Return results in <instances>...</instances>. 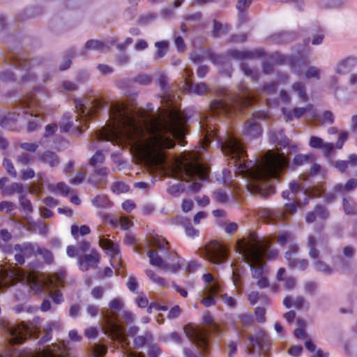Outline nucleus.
Here are the masks:
<instances>
[{"instance_id": "obj_1", "label": "nucleus", "mask_w": 357, "mask_h": 357, "mask_svg": "<svg viewBox=\"0 0 357 357\" xmlns=\"http://www.w3.org/2000/svg\"><path fill=\"white\" fill-rule=\"evenodd\" d=\"M109 114V119L96 132V138L117 145L128 142L150 165L165 164L166 151L174 146V139L183 145L187 119L175 109L168 108L153 117L143 109L116 102Z\"/></svg>"}, {"instance_id": "obj_2", "label": "nucleus", "mask_w": 357, "mask_h": 357, "mask_svg": "<svg viewBox=\"0 0 357 357\" xmlns=\"http://www.w3.org/2000/svg\"><path fill=\"white\" fill-rule=\"evenodd\" d=\"M199 124L203 137L202 146L199 147V150L195 151L189 159L180 162L177 166L179 178L192 181L189 186L191 190L199 191L202 187L199 181L208 178V168L199 161L202 160L200 153L210 144L211 138H214L220 144L222 153L233 160L238 173L248 180L247 187L251 193L266 197L274 192L273 179L278 178L289 165V160L283 153L269 150L254 162L246 160L244 147L233 134L227 133L225 138L218 135L213 117L207 116Z\"/></svg>"}, {"instance_id": "obj_3", "label": "nucleus", "mask_w": 357, "mask_h": 357, "mask_svg": "<svg viewBox=\"0 0 357 357\" xmlns=\"http://www.w3.org/2000/svg\"><path fill=\"white\" fill-rule=\"evenodd\" d=\"M236 250L250 267L252 277L258 279V287L259 288L267 287L268 282L264 276V259L275 258L278 254V251L273 248L268 241L254 236L238 241L236 243Z\"/></svg>"}, {"instance_id": "obj_4", "label": "nucleus", "mask_w": 357, "mask_h": 357, "mask_svg": "<svg viewBox=\"0 0 357 357\" xmlns=\"http://www.w3.org/2000/svg\"><path fill=\"white\" fill-rule=\"evenodd\" d=\"M66 275V272L63 271L54 273L48 277L47 281L43 284L34 275L25 273L20 268L15 267L8 269L1 268L0 271V289L20 282L29 284L32 290L40 292L45 285L53 301L56 304H60L63 302V296L59 288L63 287Z\"/></svg>"}, {"instance_id": "obj_5", "label": "nucleus", "mask_w": 357, "mask_h": 357, "mask_svg": "<svg viewBox=\"0 0 357 357\" xmlns=\"http://www.w3.org/2000/svg\"><path fill=\"white\" fill-rule=\"evenodd\" d=\"M255 96L248 89L238 96L226 97L224 100H215L211 104V113L213 115L231 116L233 112L250 105Z\"/></svg>"}, {"instance_id": "obj_6", "label": "nucleus", "mask_w": 357, "mask_h": 357, "mask_svg": "<svg viewBox=\"0 0 357 357\" xmlns=\"http://www.w3.org/2000/svg\"><path fill=\"white\" fill-rule=\"evenodd\" d=\"M203 322L208 328V330L199 327L187 325L184 327V332L188 338L198 348L206 351L209 349L208 333L219 334L221 332L220 326L213 320L212 316L206 312L203 315Z\"/></svg>"}, {"instance_id": "obj_7", "label": "nucleus", "mask_w": 357, "mask_h": 357, "mask_svg": "<svg viewBox=\"0 0 357 357\" xmlns=\"http://www.w3.org/2000/svg\"><path fill=\"white\" fill-rule=\"evenodd\" d=\"M6 339L12 344H21L27 337L37 335L40 332L41 320L36 317L28 324H2Z\"/></svg>"}, {"instance_id": "obj_8", "label": "nucleus", "mask_w": 357, "mask_h": 357, "mask_svg": "<svg viewBox=\"0 0 357 357\" xmlns=\"http://www.w3.org/2000/svg\"><path fill=\"white\" fill-rule=\"evenodd\" d=\"M109 307L112 314L107 312L103 315L106 325L105 333L112 336V339L121 340L124 337V331L117 321L115 312L123 310V301L119 298H113L109 303Z\"/></svg>"}, {"instance_id": "obj_9", "label": "nucleus", "mask_w": 357, "mask_h": 357, "mask_svg": "<svg viewBox=\"0 0 357 357\" xmlns=\"http://www.w3.org/2000/svg\"><path fill=\"white\" fill-rule=\"evenodd\" d=\"M147 256L150 264L165 272L176 273L183 266V260L181 259L174 251L168 252L163 259L155 250H149Z\"/></svg>"}, {"instance_id": "obj_10", "label": "nucleus", "mask_w": 357, "mask_h": 357, "mask_svg": "<svg viewBox=\"0 0 357 357\" xmlns=\"http://www.w3.org/2000/svg\"><path fill=\"white\" fill-rule=\"evenodd\" d=\"M103 102L100 99L79 100L75 103L77 112L76 121L86 123L102 108Z\"/></svg>"}, {"instance_id": "obj_11", "label": "nucleus", "mask_w": 357, "mask_h": 357, "mask_svg": "<svg viewBox=\"0 0 357 357\" xmlns=\"http://www.w3.org/2000/svg\"><path fill=\"white\" fill-rule=\"evenodd\" d=\"M20 109L23 110V113H30L31 116L35 115L36 119L29 121L27 129L30 132L36 130L40 121L38 119V114H33V112L36 109L41 107V103L38 100V95L33 93L24 97L20 100Z\"/></svg>"}, {"instance_id": "obj_12", "label": "nucleus", "mask_w": 357, "mask_h": 357, "mask_svg": "<svg viewBox=\"0 0 357 357\" xmlns=\"http://www.w3.org/2000/svg\"><path fill=\"white\" fill-rule=\"evenodd\" d=\"M347 137L348 133L347 132H342L335 146L333 143L324 142V140L319 137L312 136L310 139L309 146L313 149H321L323 154L328 157L334 151L335 148L339 149H342Z\"/></svg>"}, {"instance_id": "obj_13", "label": "nucleus", "mask_w": 357, "mask_h": 357, "mask_svg": "<svg viewBox=\"0 0 357 357\" xmlns=\"http://www.w3.org/2000/svg\"><path fill=\"white\" fill-rule=\"evenodd\" d=\"M204 256L211 263L220 264L226 261L227 249L218 241H213L204 248Z\"/></svg>"}, {"instance_id": "obj_14", "label": "nucleus", "mask_w": 357, "mask_h": 357, "mask_svg": "<svg viewBox=\"0 0 357 357\" xmlns=\"http://www.w3.org/2000/svg\"><path fill=\"white\" fill-rule=\"evenodd\" d=\"M38 247L37 243L24 242L22 243L15 244L14 250L16 252L15 259L19 264L24 263L25 257H31L36 256V250Z\"/></svg>"}, {"instance_id": "obj_15", "label": "nucleus", "mask_w": 357, "mask_h": 357, "mask_svg": "<svg viewBox=\"0 0 357 357\" xmlns=\"http://www.w3.org/2000/svg\"><path fill=\"white\" fill-rule=\"evenodd\" d=\"M67 349L63 344H53L37 353H29L26 357H66Z\"/></svg>"}, {"instance_id": "obj_16", "label": "nucleus", "mask_w": 357, "mask_h": 357, "mask_svg": "<svg viewBox=\"0 0 357 357\" xmlns=\"http://www.w3.org/2000/svg\"><path fill=\"white\" fill-rule=\"evenodd\" d=\"M298 251V247L296 245H291L289 250L285 253V259L290 268L304 271L308 266V261L305 259L297 258L296 253Z\"/></svg>"}, {"instance_id": "obj_17", "label": "nucleus", "mask_w": 357, "mask_h": 357, "mask_svg": "<svg viewBox=\"0 0 357 357\" xmlns=\"http://www.w3.org/2000/svg\"><path fill=\"white\" fill-rule=\"evenodd\" d=\"M134 344L137 348L147 347L149 353L153 356H156L160 353V348L153 343V337L151 333L146 332L142 335H138L134 339Z\"/></svg>"}, {"instance_id": "obj_18", "label": "nucleus", "mask_w": 357, "mask_h": 357, "mask_svg": "<svg viewBox=\"0 0 357 357\" xmlns=\"http://www.w3.org/2000/svg\"><path fill=\"white\" fill-rule=\"evenodd\" d=\"M266 116L264 113L257 112L253 114V116L249 119L243 130V134L250 137H256L260 135L261 128L257 121V119H265Z\"/></svg>"}, {"instance_id": "obj_19", "label": "nucleus", "mask_w": 357, "mask_h": 357, "mask_svg": "<svg viewBox=\"0 0 357 357\" xmlns=\"http://www.w3.org/2000/svg\"><path fill=\"white\" fill-rule=\"evenodd\" d=\"M257 214L261 220L268 224H277L285 218L284 213L278 209L262 208Z\"/></svg>"}, {"instance_id": "obj_20", "label": "nucleus", "mask_w": 357, "mask_h": 357, "mask_svg": "<svg viewBox=\"0 0 357 357\" xmlns=\"http://www.w3.org/2000/svg\"><path fill=\"white\" fill-rule=\"evenodd\" d=\"M100 261V255L95 250H91L88 255H84L79 258L78 264L80 270L86 271L90 268L95 267Z\"/></svg>"}, {"instance_id": "obj_21", "label": "nucleus", "mask_w": 357, "mask_h": 357, "mask_svg": "<svg viewBox=\"0 0 357 357\" xmlns=\"http://www.w3.org/2000/svg\"><path fill=\"white\" fill-rule=\"evenodd\" d=\"M220 291V290L211 289V287H204L199 295L201 303L206 307L215 305L217 294Z\"/></svg>"}, {"instance_id": "obj_22", "label": "nucleus", "mask_w": 357, "mask_h": 357, "mask_svg": "<svg viewBox=\"0 0 357 357\" xmlns=\"http://www.w3.org/2000/svg\"><path fill=\"white\" fill-rule=\"evenodd\" d=\"M312 105L307 104L305 107H295L291 111L283 108L282 113L284 115L287 120H291L294 118H301L305 114L311 112L312 111Z\"/></svg>"}, {"instance_id": "obj_23", "label": "nucleus", "mask_w": 357, "mask_h": 357, "mask_svg": "<svg viewBox=\"0 0 357 357\" xmlns=\"http://www.w3.org/2000/svg\"><path fill=\"white\" fill-rule=\"evenodd\" d=\"M100 246L114 260L119 259V250L116 244L106 238H100Z\"/></svg>"}, {"instance_id": "obj_24", "label": "nucleus", "mask_w": 357, "mask_h": 357, "mask_svg": "<svg viewBox=\"0 0 357 357\" xmlns=\"http://www.w3.org/2000/svg\"><path fill=\"white\" fill-rule=\"evenodd\" d=\"M148 242L150 245L157 248L160 251H165L169 248V243L162 236L158 234L151 235L149 238Z\"/></svg>"}, {"instance_id": "obj_25", "label": "nucleus", "mask_w": 357, "mask_h": 357, "mask_svg": "<svg viewBox=\"0 0 357 357\" xmlns=\"http://www.w3.org/2000/svg\"><path fill=\"white\" fill-rule=\"evenodd\" d=\"M355 65L356 59L353 57H348L337 65L335 71L340 75H344L348 73Z\"/></svg>"}, {"instance_id": "obj_26", "label": "nucleus", "mask_w": 357, "mask_h": 357, "mask_svg": "<svg viewBox=\"0 0 357 357\" xmlns=\"http://www.w3.org/2000/svg\"><path fill=\"white\" fill-rule=\"evenodd\" d=\"M41 162L48 164L50 167H54L59 163L58 156L52 151H47L38 155Z\"/></svg>"}, {"instance_id": "obj_27", "label": "nucleus", "mask_w": 357, "mask_h": 357, "mask_svg": "<svg viewBox=\"0 0 357 357\" xmlns=\"http://www.w3.org/2000/svg\"><path fill=\"white\" fill-rule=\"evenodd\" d=\"M317 217L322 220L328 217V213L324 207L318 206L314 208L313 212L307 213L306 221L308 223H311L315 220Z\"/></svg>"}, {"instance_id": "obj_28", "label": "nucleus", "mask_w": 357, "mask_h": 357, "mask_svg": "<svg viewBox=\"0 0 357 357\" xmlns=\"http://www.w3.org/2000/svg\"><path fill=\"white\" fill-rule=\"evenodd\" d=\"M185 89L190 90L197 95H203L208 90V87L204 83H199L193 86L192 82L187 78H185Z\"/></svg>"}, {"instance_id": "obj_29", "label": "nucleus", "mask_w": 357, "mask_h": 357, "mask_svg": "<svg viewBox=\"0 0 357 357\" xmlns=\"http://www.w3.org/2000/svg\"><path fill=\"white\" fill-rule=\"evenodd\" d=\"M267 335L266 333L261 329H259L256 331V333L254 336L250 335L248 337V340L252 346L258 345L259 347L266 340Z\"/></svg>"}, {"instance_id": "obj_30", "label": "nucleus", "mask_w": 357, "mask_h": 357, "mask_svg": "<svg viewBox=\"0 0 357 357\" xmlns=\"http://www.w3.org/2000/svg\"><path fill=\"white\" fill-rule=\"evenodd\" d=\"M203 280L205 282L204 287H211L213 290H221L222 285L220 282L214 279L211 273H206L203 275Z\"/></svg>"}, {"instance_id": "obj_31", "label": "nucleus", "mask_w": 357, "mask_h": 357, "mask_svg": "<svg viewBox=\"0 0 357 357\" xmlns=\"http://www.w3.org/2000/svg\"><path fill=\"white\" fill-rule=\"evenodd\" d=\"M357 164V155L352 154L348 160H339L336 162L335 167L340 172H344L349 166H356Z\"/></svg>"}, {"instance_id": "obj_32", "label": "nucleus", "mask_w": 357, "mask_h": 357, "mask_svg": "<svg viewBox=\"0 0 357 357\" xmlns=\"http://www.w3.org/2000/svg\"><path fill=\"white\" fill-rule=\"evenodd\" d=\"M357 187V179L351 178L347 181V183L344 185H342L340 184L336 185L333 190L335 192H349L353 190Z\"/></svg>"}, {"instance_id": "obj_33", "label": "nucleus", "mask_w": 357, "mask_h": 357, "mask_svg": "<svg viewBox=\"0 0 357 357\" xmlns=\"http://www.w3.org/2000/svg\"><path fill=\"white\" fill-rule=\"evenodd\" d=\"M291 90L298 94L301 100L303 102L307 101L308 97L303 83L299 82L294 83L291 86Z\"/></svg>"}, {"instance_id": "obj_34", "label": "nucleus", "mask_w": 357, "mask_h": 357, "mask_svg": "<svg viewBox=\"0 0 357 357\" xmlns=\"http://www.w3.org/2000/svg\"><path fill=\"white\" fill-rule=\"evenodd\" d=\"M343 206L346 214H357V204L351 197L344 198L343 199Z\"/></svg>"}, {"instance_id": "obj_35", "label": "nucleus", "mask_w": 357, "mask_h": 357, "mask_svg": "<svg viewBox=\"0 0 357 357\" xmlns=\"http://www.w3.org/2000/svg\"><path fill=\"white\" fill-rule=\"evenodd\" d=\"M84 49L104 52L108 50V47L99 40H90L86 42Z\"/></svg>"}, {"instance_id": "obj_36", "label": "nucleus", "mask_w": 357, "mask_h": 357, "mask_svg": "<svg viewBox=\"0 0 357 357\" xmlns=\"http://www.w3.org/2000/svg\"><path fill=\"white\" fill-rule=\"evenodd\" d=\"M24 192V185L21 183H13L9 186L5 188L2 191L3 195H10L13 193H22Z\"/></svg>"}, {"instance_id": "obj_37", "label": "nucleus", "mask_w": 357, "mask_h": 357, "mask_svg": "<svg viewBox=\"0 0 357 357\" xmlns=\"http://www.w3.org/2000/svg\"><path fill=\"white\" fill-rule=\"evenodd\" d=\"M317 238L312 235H310L307 238V247L309 248V255L311 258L316 259L319 257V251L316 249Z\"/></svg>"}, {"instance_id": "obj_38", "label": "nucleus", "mask_w": 357, "mask_h": 357, "mask_svg": "<svg viewBox=\"0 0 357 357\" xmlns=\"http://www.w3.org/2000/svg\"><path fill=\"white\" fill-rule=\"evenodd\" d=\"M145 273L147 275V277L152 280L153 282L158 284L160 287H165L167 284L166 280L157 275L151 269H146L145 271Z\"/></svg>"}, {"instance_id": "obj_39", "label": "nucleus", "mask_w": 357, "mask_h": 357, "mask_svg": "<svg viewBox=\"0 0 357 357\" xmlns=\"http://www.w3.org/2000/svg\"><path fill=\"white\" fill-rule=\"evenodd\" d=\"M314 160V156L312 154H298L294 158V162L296 165H302L305 163H311Z\"/></svg>"}, {"instance_id": "obj_40", "label": "nucleus", "mask_w": 357, "mask_h": 357, "mask_svg": "<svg viewBox=\"0 0 357 357\" xmlns=\"http://www.w3.org/2000/svg\"><path fill=\"white\" fill-rule=\"evenodd\" d=\"M92 204L97 208H107L110 205V202L105 195H97L92 199Z\"/></svg>"}, {"instance_id": "obj_41", "label": "nucleus", "mask_w": 357, "mask_h": 357, "mask_svg": "<svg viewBox=\"0 0 357 357\" xmlns=\"http://www.w3.org/2000/svg\"><path fill=\"white\" fill-rule=\"evenodd\" d=\"M305 346L310 352L316 351L314 357H328V354L324 353L322 350L318 349L316 351V345L311 340H306Z\"/></svg>"}, {"instance_id": "obj_42", "label": "nucleus", "mask_w": 357, "mask_h": 357, "mask_svg": "<svg viewBox=\"0 0 357 357\" xmlns=\"http://www.w3.org/2000/svg\"><path fill=\"white\" fill-rule=\"evenodd\" d=\"M91 231L90 228L86 225H82L80 228L77 225H72L71 227V234L75 238H77L78 233L82 236L89 234Z\"/></svg>"}, {"instance_id": "obj_43", "label": "nucleus", "mask_w": 357, "mask_h": 357, "mask_svg": "<svg viewBox=\"0 0 357 357\" xmlns=\"http://www.w3.org/2000/svg\"><path fill=\"white\" fill-rule=\"evenodd\" d=\"M229 55L235 59H250L253 58L256 54L255 52L238 50H231L229 52Z\"/></svg>"}, {"instance_id": "obj_44", "label": "nucleus", "mask_w": 357, "mask_h": 357, "mask_svg": "<svg viewBox=\"0 0 357 357\" xmlns=\"http://www.w3.org/2000/svg\"><path fill=\"white\" fill-rule=\"evenodd\" d=\"M155 45L157 48L155 57L158 59L163 57L167 51L168 43L166 41L157 42Z\"/></svg>"}, {"instance_id": "obj_45", "label": "nucleus", "mask_w": 357, "mask_h": 357, "mask_svg": "<svg viewBox=\"0 0 357 357\" xmlns=\"http://www.w3.org/2000/svg\"><path fill=\"white\" fill-rule=\"evenodd\" d=\"M71 117L68 114H65L60 123V130L61 132H68L73 126Z\"/></svg>"}, {"instance_id": "obj_46", "label": "nucleus", "mask_w": 357, "mask_h": 357, "mask_svg": "<svg viewBox=\"0 0 357 357\" xmlns=\"http://www.w3.org/2000/svg\"><path fill=\"white\" fill-rule=\"evenodd\" d=\"M40 255L42 258L48 264L51 263L53 259V257L50 250L42 248L38 244L37 250H36V256Z\"/></svg>"}, {"instance_id": "obj_47", "label": "nucleus", "mask_w": 357, "mask_h": 357, "mask_svg": "<svg viewBox=\"0 0 357 357\" xmlns=\"http://www.w3.org/2000/svg\"><path fill=\"white\" fill-rule=\"evenodd\" d=\"M314 266L317 271L325 274H331L333 273L332 268L322 261L317 260L314 261Z\"/></svg>"}, {"instance_id": "obj_48", "label": "nucleus", "mask_w": 357, "mask_h": 357, "mask_svg": "<svg viewBox=\"0 0 357 357\" xmlns=\"http://www.w3.org/2000/svg\"><path fill=\"white\" fill-rule=\"evenodd\" d=\"M59 327V324L57 322H50L44 328V330L46 332V334L42 337L41 342L42 343H45L47 342L50 339V333L53 330V328H56Z\"/></svg>"}, {"instance_id": "obj_49", "label": "nucleus", "mask_w": 357, "mask_h": 357, "mask_svg": "<svg viewBox=\"0 0 357 357\" xmlns=\"http://www.w3.org/2000/svg\"><path fill=\"white\" fill-rule=\"evenodd\" d=\"M127 287L128 289L134 294H139L138 288L139 284L137 279L133 275H130L127 281Z\"/></svg>"}, {"instance_id": "obj_50", "label": "nucleus", "mask_w": 357, "mask_h": 357, "mask_svg": "<svg viewBox=\"0 0 357 357\" xmlns=\"http://www.w3.org/2000/svg\"><path fill=\"white\" fill-rule=\"evenodd\" d=\"M107 353V348L99 344H95L92 348L93 357H101Z\"/></svg>"}, {"instance_id": "obj_51", "label": "nucleus", "mask_w": 357, "mask_h": 357, "mask_svg": "<svg viewBox=\"0 0 357 357\" xmlns=\"http://www.w3.org/2000/svg\"><path fill=\"white\" fill-rule=\"evenodd\" d=\"M318 120L322 123H332L334 121V116L331 112L326 111L318 117Z\"/></svg>"}, {"instance_id": "obj_52", "label": "nucleus", "mask_w": 357, "mask_h": 357, "mask_svg": "<svg viewBox=\"0 0 357 357\" xmlns=\"http://www.w3.org/2000/svg\"><path fill=\"white\" fill-rule=\"evenodd\" d=\"M306 78H314L319 79L320 78V70L314 66H310L305 72Z\"/></svg>"}, {"instance_id": "obj_53", "label": "nucleus", "mask_w": 357, "mask_h": 357, "mask_svg": "<svg viewBox=\"0 0 357 357\" xmlns=\"http://www.w3.org/2000/svg\"><path fill=\"white\" fill-rule=\"evenodd\" d=\"M105 160L104 155L100 151H97L90 159L89 164L91 166H96L103 162Z\"/></svg>"}, {"instance_id": "obj_54", "label": "nucleus", "mask_w": 357, "mask_h": 357, "mask_svg": "<svg viewBox=\"0 0 357 357\" xmlns=\"http://www.w3.org/2000/svg\"><path fill=\"white\" fill-rule=\"evenodd\" d=\"M151 77L146 74L139 75L135 78V82L142 85H148L151 82Z\"/></svg>"}, {"instance_id": "obj_55", "label": "nucleus", "mask_w": 357, "mask_h": 357, "mask_svg": "<svg viewBox=\"0 0 357 357\" xmlns=\"http://www.w3.org/2000/svg\"><path fill=\"white\" fill-rule=\"evenodd\" d=\"M241 68L245 75L250 76L252 79H257V73L251 69L248 64L243 63L241 64Z\"/></svg>"}, {"instance_id": "obj_56", "label": "nucleus", "mask_w": 357, "mask_h": 357, "mask_svg": "<svg viewBox=\"0 0 357 357\" xmlns=\"http://www.w3.org/2000/svg\"><path fill=\"white\" fill-rule=\"evenodd\" d=\"M3 167L6 169L7 172L13 177H16L17 172L15 167L10 160L5 159L3 160Z\"/></svg>"}, {"instance_id": "obj_57", "label": "nucleus", "mask_w": 357, "mask_h": 357, "mask_svg": "<svg viewBox=\"0 0 357 357\" xmlns=\"http://www.w3.org/2000/svg\"><path fill=\"white\" fill-rule=\"evenodd\" d=\"M121 319L127 324L133 322L135 315L130 311L123 310L121 314Z\"/></svg>"}, {"instance_id": "obj_58", "label": "nucleus", "mask_w": 357, "mask_h": 357, "mask_svg": "<svg viewBox=\"0 0 357 357\" xmlns=\"http://www.w3.org/2000/svg\"><path fill=\"white\" fill-rule=\"evenodd\" d=\"M203 352L199 351L198 354H195L190 349L185 348L183 350L185 357H205V353L208 351V349L206 351H204L200 349Z\"/></svg>"}, {"instance_id": "obj_59", "label": "nucleus", "mask_w": 357, "mask_h": 357, "mask_svg": "<svg viewBox=\"0 0 357 357\" xmlns=\"http://www.w3.org/2000/svg\"><path fill=\"white\" fill-rule=\"evenodd\" d=\"M58 127L55 123L49 124L45 127L44 137L46 138L52 137L57 130Z\"/></svg>"}, {"instance_id": "obj_60", "label": "nucleus", "mask_w": 357, "mask_h": 357, "mask_svg": "<svg viewBox=\"0 0 357 357\" xmlns=\"http://www.w3.org/2000/svg\"><path fill=\"white\" fill-rule=\"evenodd\" d=\"M21 149L29 151V152H35L38 148V145L36 143H29L24 142L20 144Z\"/></svg>"}, {"instance_id": "obj_61", "label": "nucleus", "mask_w": 357, "mask_h": 357, "mask_svg": "<svg viewBox=\"0 0 357 357\" xmlns=\"http://www.w3.org/2000/svg\"><path fill=\"white\" fill-rule=\"evenodd\" d=\"M112 190L116 193H123L128 190V186L123 183H116L112 186Z\"/></svg>"}, {"instance_id": "obj_62", "label": "nucleus", "mask_w": 357, "mask_h": 357, "mask_svg": "<svg viewBox=\"0 0 357 357\" xmlns=\"http://www.w3.org/2000/svg\"><path fill=\"white\" fill-rule=\"evenodd\" d=\"M21 174H22L21 178L22 180H24V181L31 179V178H33L35 176V172L31 168H27V169L21 170Z\"/></svg>"}, {"instance_id": "obj_63", "label": "nucleus", "mask_w": 357, "mask_h": 357, "mask_svg": "<svg viewBox=\"0 0 357 357\" xmlns=\"http://www.w3.org/2000/svg\"><path fill=\"white\" fill-rule=\"evenodd\" d=\"M31 158L28 153H22L17 156V162L22 165H26L30 162Z\"/></svg>"}, {"instance_id": "obj_64", "label": "nucleus", "mask_w": 357, "mask_h": 357, "mask_svg": "<svg viewBox=\"0 0 357 357\" xmlns=\"http://www.w3.org/2000/svg\"><path fill=\"white\" fill-rule=\"evenodd\" d=\"M85 173L82 172H79L77 174L70 180V183L74 185L80 184L85 178Z\"/></svg>"}]
</instances>
